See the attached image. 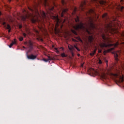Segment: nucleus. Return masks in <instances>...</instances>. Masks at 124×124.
Masks as SVG:
<instances>
[{
	"label": "nucleus",
	"instance_id": "nucleus-1",
	"mask_svg": "<svg viewBox=\"0 0 124 124\" xmlns=\"http://www.w3.org/2000/svg\"><path fill=\"white\" fill-rule=\"evenodd\" d=\"M40 3L44 4V5L48 9L47 11V14L50 16L52 19L56 22V25H59L61 23L60 19H59V16L58 15L54 16L53 11H54L55 7L54 6H51L49 4L48 2V0H39L38 3L35 2L33 5L31 7H28L29 11L28 10H23V15L21 16L22 21H26L27 19H30L31 23L34 24L36 21H37L36 19H38L39 17L40 18L42 17L43 19L46 20L47 16H46L45 12L43 11L39 12L37 9V7ZM35 17H36V18H35Z\"/></svg>",
	"mask_w": 124,
	"mask_h": 124
},
{
	"label": "nucleus",
	"instance_id": "nucleus-2",
	"mask_svg": "<svg viewBox=\"0 0 124 124\" xmlns=\"http://www.w3.org/2000/svg\"><path fill=\"white\" fill-rule=\"evenodd\" d=\"M76 11H77V8H74L72 15V16H74V19L77 24H75L74 21H73L70 23V25L76 31H79V30L85 31V30H87L86 27H85V24L82 21H80V17L76 15Z\"/></svg>",
	"mask_w": 124,
	"mask_h": 124
},
{
	"label": "nucleus",
	"instance_id": "nucleus-3",
	"mask_svg": "<svg viewBox=\"0 0 124 124\" xmlns=\"http://www.w3.org/2000/svg\"><path fill=\"white\" fill-rule=\"evenodd\" d=\"M104 27L105 31H107V32H110V33H111V34L116 33V32H117L116 29L113 28V27H114V24H112V21H108L105 24Z\"/></svg>",
	"mask_w": 124,
	"mask_h": 124
},
{
	"label": "nucleus",
	"instance_id": "nucleus-4",
	"mask_svg": "<svg viewBox=\"0 0 124 124\" xmlns=\"http://www.w3.org/2000/svg\"><path fill=\"white\" fill-rule=\"evenodd\" d=\"M26 44L29 49L28 50V52H27V57L28 60H35L36 58H37V55H34L33 54H31V55H28V53H30L32 49L33 48V45L32 44V43H31V41H29L28 43H26Z\"/></svg>",
	"mask_w": 124,
	"mask_h": 124
},
{
	"label": "nucleus",
	"instance_id": "nucleus-5",
	"mask_svg": "<svg viewBox=\"0 0 124 124\" xmlns=\"http://www.w3.org/2000/svg\"><path fill=\"white\" fill-rule=\"evenodd\" d=\"M111 75L112 76H114V77H115V78H118V82L119 83H123L124 79V76L123 75L122 76H120L118 74H114L112 73Z\"/></svg>",
	"mask_w": 124,
	"mask_h": 124
},
{
	"label": "nucleus",
	"instance_id": "nucleus-6",
	"mask_svg": "<svg viewBox=\"0 0 124 124\" xmlns=\"http://www.w3.org/2000/svg\"><path fill=\"white\" fill-rule=\"evenodd\" d=\"M88 26H89L90 28H91V29H94V28H95L94 23H93V18L92 16L89 17Z\"/></svg>",
	"mask_w": 124,
	"mask_h": 124
},
{
	"label": "nucleus",
	"instance_id": "nucleus-7",
	"mask_svg": "<svg viewBox=\"0 0 124 124\" xmlns=\"http://www.w3.org/2000/svg\"><path fill=\"white\" fill-rule=\"evenodd\" d=\"M113 54L114 55V58H115V61H119V58H118V57H119V55H121V51L118 50L116 52H114Z\"/></svg>",
	"mask_w": 124,
	"mask_h": 124
},
{
	"label": "nucleus",
	"instance_id": "nucleus-8",
	"mask_svg": "<svg viewBox=\"0 0 124 124\" xmlns=\"http://www.w3.org/2000/svg\"><path fill=\"white\" fill-rule=\"evenodd\" d=\"M85 5H86V1H83L81 2V4L79 6V9L81 11H84L85 9Z\"/></svg>",
	"mask_w": 124,
	"mask_h": 124
},
{
	"label": "nucleus",
	"instance_id": "nucleus-9",
	"mask_svg": "<svg viewBox=\"0 0 124 124\" xmlns=\"http://www.w3.org/2000/svg\"><path fill=\"white\" fill-rule=\"evenodd\" d=\"M88 71L89 72H90V73H91V74H93V75H98V72H97V71H95L93 69H92L90 70H89Z\"/></svg>",
	"mask_w": 124,
	"mask_h": 124
},
{
	"label": "nucleus",
	"instance_id": "nucleus-10",
	"mask_svg": "<svg viewBox=\"0 0 124 124\" xmlns=\"http://www.w3.org/2000/svg\"><path fill=\"white\" fill-rule=\"evenodd\" d=\"M102 18L105 20L106 23V22H108V20H109V17H108V15H107V14H104L103 15Z\"/></svg>",
	"mask_w": 124,
	"mask_h": 124
},
{
	"label": "nucleus",
	"instance_id": "nucleus-11",
	"mask_svg": "<svg viewBox=\"0 0 124 124\" xmlns=\"http://www.w3.org/2000/svg\"><path fill=\"white\" fill-rule=\"evenodd\" d=\"M48 59H43V61H44V62H48V61H53L54 60V58L50 56H47Z\"/></svg>",
	"mask_w": 124,
	"mask_h": 124
},
{
	"label": "nucleus",
	"instance_id": "nucleus-12",
	"mask_svg": "<svg viewBox=\"0 0 124 124\" xmlns=\"http://www.w3.org/2000/svg\"><path fill=\"white\" fill-rule=\"evenodd\" d=\"M68 11V9L66 8V9H62V11L61 13V17H63V15L64 13H66Z\"/></svg>",
	"mask_w": 124,
	"mask_h": 124
},
{
	"label": "nucleus",
	"instance_id": "nucleus-13",
	"mask_svg": "<svg viewBox=\"0 0 124 124\" xmlns=\"http://www.w3.org/2000/svg\"><path fill=\"white\" fill-rule=\"evenodd\" d=\"M100 46L101 48H107V47L110 46V45H107L104 43H102L100 44Z\"/></svg>",
	"mask_w": 124,
	"mask_h": 124
},
{
	"label": "nucleus",
	"instance_id": "nucleus-14",
	"mask_svg": "<svg viewBox=\"0 0 124 124\" xmlns=\"http://www.w3.org/2000/svg\"><path fill=\"white\" fill-rule=\"evenodd\" d=\"M93 37L92 36H89V42L90 43H93Z\"/></svg>",
	"mask_w": 124,
	"mask_h": 124
},
{
	"label": "nucleus",
	"instance_id": "nucleus-15",
	"mask_svg": "<svg viewBox=\"0 0 124 124\" xmlns=\"http://www.w3.org/2000/svg\"><path fill=\"white\" fill-rule=\"evenodd\" d=\"M14 44H16V42L15 41H13L12 43L10 44V45L9 46V47L10 48H11L14 45Z\"/></svg>",
	"mask_w": 124,
	"mask_h": 124
},
{
	"label": "nucleus",
	"instance_id": "nucleus-16",
	"mask_svg": "<svg viewBox=\"0 0 124 124\" xmlns=\"http://www.w3.org/2000/svg\"><path fill=\"white\" fill-rule=\"evenodd\" d=\"M96 53V49H94L93 52L90 53V56H94V54Z\"/></svg>",
	"mask_w": 124,
	"mask_h": 124
},
{
	"label": "nucleus",
	"instance_id": "nucleus-17",
	"mask_svg": "<svg viewBox=\"0 0 124 124\" xmlns=\"http://www.w3.org/2000/svg\"><path fill=\"white\" fill-rule=\"evenodd\" d=\"M112 45H113L114 47V48H116V47H118V45H119V42H117L115 44H113L112 45H110V46H112Z\"/></svg>",
	"mask_w": 124,
	"mask_h": 124
},
{
	"label": "nucleus",
	"instance_id": "nucleus-18",
	"mask_svg": "<svg viewBox=\"0 0 124 124\" xmlns=\"http://www.w3.org/2000/svg\"><path fill=\"white\" fill-rule=\"evenodd\" d=\"M71 31L74 34H75V35H77L78 33H77V32L74 30H71Z\"/></svg>",
	"mask_w": 124,
	"mask_h": 124
},
{
	"label": "nucleus",
	"instance_id": "nucleus-19",
	"mask_svg": "<svg viewBox=\"0 0 124 124\" xmlns=\"http://www.w3.org/2000/svg\"><path fill=\"white\" fill-rule=\"evenodd\" d=\"M61 2L62 5H65V4H66V1H65V0H62Z\"/></svg>",
	"mask_w": 124,
	"mask_h": 124
},
{
	"label": "nucleus",
	"instance_id": "nucleus-20",
	"mask_svg": "<svg viewBox=\"0 0 124 124\" xmlns=\"http://www.w3.org/2000/svg\"><path fill=\"white\" fill-rule=\"evenodd\" d=\"M89 14H92L93 13H94V11H93V9L89 10Z\"/></svg>",
	"mask_w": 124,
	"mask_h": 124
},
{
	"label": "nucleus",
	"instance_id": "nucleus-21",
	"mask_svg": "<svg viewBox=\"0 0 124 124\" xmlns=\"http://www.w3.org/2000/svg\"><path fill=\"white\" fill-rule=\"evenodd\" d=\"M75 38H76L77 40H78V41H80L81 42H82V39H81V38L79 36L76 37Z\"/></svg>",
	"mask_w": 124,
	"mask_h": 124
},
{
	"label": "nucleus",
	"instance_id": "nucleus-22",
	"mask_svg": "<svg viewBox=\"0 0 124 124\" xmlns=\"http://www.w3.org/2000/svg\"><path fill=\"white\" fill-rule=\"evenodd\" d=\"M61 56L62 57V58H66V57H67V56L64 53H62Z\"/></svg>",
	"mask_w": 124,
	"mask_h": 124
},
{
	"label": "nucleus",
	"instance_id": "nucleus-23",
	"mask_svg": "<svg viewBox=\"0 0 124 124\" xmlns=\"http://www.w3.org/2000/svg\"><path fill=\"white\" fill-rule=\"evenodd\" d=\"M18 39H19V41H23L24 40V37H23L22 36H20L18 38Z\"/></svg>",
	"mask_w": 124,
	"mask_h": 124
},
{
	"label": "nucleus",
	"instance_id": "nucleus-24",
	"mask_svg": "<svg viewBox=\"0 0 124 124\" xmlns=\"http://www.w3.org/2000/svg\"><path fill=\"white\" fill-rule=\"evenodd\" d=\"M7 29L11 30V27H10V25L9 24L7 25Z\"/></svg>",
	"mask_w": 124,
	"mask_h": 124
},
{
	"label": "nucleus",
	"instance_id": "nucleus-25",
	"mask_svg": "<svg viewBox=\"0 0 124 124\" xmlns=\"http://www.w3.org/2000/svg\"><path fill=\"white\" fill-rule=\"evenodd\" d=\"M74 47H75V48H76V49L77 50V51H78V52H80V51H81V50H80V49H79L78 48V47H77V46H74Z\"/></svg>",
	"mask_w": 124,
	"mask_h": 124
},
{
	"label": "nucleus",
	"instance_id": "nucleus-26",
	"mask_svg": "<svg viewBox=\"0 0 124 124\" xmlns=\"http://www.w3.org/2000/svg\"><path fill=\"white\" fill-rule=\"evenodd\" d=\"M115 48L112 47L111 48H109V49L108 50V52H111V51H113Z\"/></svg>",
	"mask_w": 124,
	"mask_h": 124
},
{
	"label": "nucleus",
	"instance_id": "nucleus-27",
	"mask_svg": "<svg viewBox=\"0 0 124 124\" xmlns=\"http://www.w3.org/2000/svg\"><path fill=\"white\" fill-rule=\"evenodd\" d=\"M99 3H100V4H102V5H103V4H104L105 2H104V1H99Z\"/></svg>",
	"mask_w": 124,
	"mask_h": 124
},
{
	"label": "nucleus",
	"instance_id": "nucleus-28",
	"mask_svg": "<svg viewBox=\"0 0 124 124\" xmlns=\"http://www.w3.org/2000/svg\"><path fill=\"white\" fill-rule=\"evenodd\" d=\"M102 38H103V39L104 40H106V37L105 36V35H102Z\"/></svg>",
	"mask_w": 124,
	"mask_h": 124
},
{
	"label": "nucleus",
	"instance_id": "nucleus-29",
	"mask_svg": "<svg viewBox=\"0 0 124 124\" xmlns=\"http://www.w3.org/2000/svg\"><path fill=\"white\" fill-rule=\"evenodd\" d=\"M34 31H35L36 33H39V31L36 30V29H34Z\"/></svg>",
	"mask_w": 124,
	"mask_h": 124
},
{
	"label": "nucleus",
	"instance_id": "nucleus-30",
	"mask_svg": "<svg viewBox=\"0 0 124 124\" xmlns=\"http://www.w3.org/2000/svg\"><path fill=\"white\" fill-rule=\"evenodd\" d=\"M124 6H121V7H120V10H121V11H123V10H124Z\"/></svg>",
	"mask_w": 124,
	"mask_h": 124
},
{
	"label": "nucleus",
	"instance_id": "nucleus-31",
	"mask_svg": "<svg viewBox=\"0 0 124 124\" xmlns=\"http://www.w3.org/2000/svg\"><path fill=\"white\" fill-rule=\"evenodd\" d=\"M23 35L24 37H26L27 34H26V33H23Z\"/></svg>",
	"mask_w": 124,
	"mask_h": 124
},
{
	"label": "nucleus",
	"instance_id": "nucleus-32",
	"mask_svg": "<svg viewBox=\"0 0 124 124\" xmlns=\"http://www.w3.org/2000/svg\"><path fill=\"white\" fill-rule=\"evenodd\" d=\"M98 63H99V64H101V63H102V61H101V60H99Z\"/></svg>",
	"mask_w": 124,
	"mask_h": 124
},
{
	"label": "nucleus",
	"instance_id": "nucleus-33",
	"mask_svg": "<svg viewBox=\"0 0 124 124\" xmlns=\"http://www.w3.org/2000/svg\"><path fill=\"white\" fill-rule=\"evenodd\" d=\"M72 41H74V42H77V40L74 39H72Z\"/></svg>",
	"mask_w": 124,
	"mask_h": 124
},
{
	"label": "nucleus",
	"instance_id": "nucleus-34",
	"mask_svg": "<svg viewBox=\"0 0 124 124\" xmlns=\"http://www.w3.org/2000/svg\"><path fill=\"white\" fill-rule=\"evenodd\" d=\"M122 69L124 70V62L123 63V65H122Z\"/></svg>",
	"mask_w": 124,
	"mask_h": 124
},
{
	"label": "nucleus",
	"instance_id": "nucleus-35",
	"mask_svg": "<svg viewBox=\"0 0 124 124\" xmlns=\"http://www.w3.org/2000/svg\"><path fill=\"white\" fill-rule=\"evenodd\" d=\"M86 29H85V30H83L84 31H85L87 32H89V31H88V29L87 28H86Z\"/></svg>",
	"mask_w": 124,
	"mask_h": 124
},
{
	"label": "nucleus",
	"instance_id": "nucleus-36",
	"mask_svg": "<svg viewBox=\"0 0 124 124\" xmlns=\"http://www.w3.org/2000/svg\"><path fill=\"white\" fill-rule=\"evenodd\" d=\"M102 52V50L101 49H99L98 53H101Z\"/></svg>",
	"mask_w": 124,
	"mask_h": 124
},
{
	"label": "nucleus",
	"instance_id": "nucleus-37",
	"mask_svg": "<svg viewBox=\"0 0 124 124\" xmlns=\"http://www.w3.org/2000/svg\"><path fill=\"white\" fill-rule=\"evenodd\" d=\"M2 25H3V26H5V25H6V23L4 22L2 23Z\"/></svg>",
	"mask_w": 124,
	"mask_h": 124
},
{
	"label": "nucleus",
	"instance_id": "nucleus-38",
	"mask_svg": "<svg viewBox=\"0 0 124 124\" xmlns=\"http://www.w3.org/2000/svg\"><path fill=\"white\" fill-rule=\"evenodd\" d=\"M11 0H7V1L10 3V2H11Z\"/></svg>",
	"mask_w": 124,
	"mask_h": 124
},
{
	"label": "nucleus",
	"instance_id": "nucleus-39",
	"mask_svg": "<svg viewBox=\"0 0 124 124\" xmlns=\"http://www.w3.org/2000/svg\"><path fill=\"white\" fill-rule=\"evenodd\" d=\"M68 48L70 50V51H71V50H72V48L70 47L69 46H68Z\"/></svg>",
	"mask_w": 124,
	"mask_h": 124
},
{
	"label": "nucleus",
	"instance_id": "nucleus-40",
	"mask_svg": "<svg viewBox=\"0 0 124 124\" xmlns=\"http://www.w3.org/2000/svg\"><path fill=\"white\" fill-rule=\"evenodd\" d=\"M22 25H19V29H22Z\"/></svg>",
	"mask_w": 124,
	"mask_h": 124
},
{
	"label": "nucleus",
	"instance_id": "nucleus-41",
	"mask_svg": "<svg viewBox=\"0 0 124 124\" xmlns=\"http://www.w3.org/2000/svg\"><path fill=\"white\" fill-rule=\"evenodd\" d=\"M8 32H10V31H11V29H8Z\"/></svg>",
	"mask_w": 124,
	"mask_h": 124
},
{
	"label": "nucleus",
	"instance_id": "nucleus-42",
	"mask_svg": "<svg viewBox=\"0 0 124 124\" xmlns=\"http://www.w3.org/2000/svg\"><path fill=\"white\" fill-rule=\"evenodd\" d=\"M83 66H84V64H82L81 65V67H83Z\"/></svg>",
	"mask_w": 124,
	"mask_h": 124
},
{
	"label": "nucleus",
	"instance_id": "nucleus-43",
	"mask_svg": "<svg viewBox=\"0 0 124 124\" xmlns=\"http://www.w3.org/2000/svg\"><path fill=\"white\" fill-rule=\"evenodd\" d=\"M60 49H62V51H63V47H61Z\"/></svg>",
	"mask_w": 124,
	"mask_h": 124
},
{
	"label": "nucleus",
	"instance_id": "nucleus-44",
	"mask_svg": "<svg viewBox=\"0 0 124 124\" xmlns=\"http://www.w3.org/2000/svg\"><path fill=\"white\" fill-rule=\"evenodd\" d=\"M72 56L73 57L74 56V53H73V52L72 53Z\"/></svg>",
	"mask_w": 124,
	"mask_h": 124
},
{
	"label": "nucleus",
	"instance_id": "nucleus-45",
	"mask_svg": "<svg viewBox=\"0 0 124 124\" xmlns=\"http://www.w3.org/2000/svg\"><path fill=\"white\" fill-rule=\"evenodd\" d=\"M53 3L54 5H56V4H55V2L54 1H53Z\"/></svg>",
	"mask_w": 124,
	"mask_h": 124
},
{
	"label": "nucleus",
	"instance_id": "nucleus-46",
	"mask_svg": "<svg viewBox=\"0 0 124 124\" xmlns=\"http://www.w3.org/2000/svg\"><path fill=\"white\" fill-rule=\"evenodd\" d=\"M78 56L80 57V54H78Z\"/></svg>",
	"mask_w": 124,
	"mask_h": 124
},
{
	"label": "nucleus",
	"instance_id": "nucleus-47",
	"mask_svg": "<svg viewBox=\"0 0 124 124\" xmlns=\"http://www.w3.org/2000/svg\"><path fill=\"white\" fill-rule=\"evenodd\" d=\"M23 48H24V49H26V47H25V46H23Z\"/></svg>",
	"mask_w": 124,
	"mask_h": 124
},
{
	"label": "nucleus",
	"instance_id": "nucleus-48",
	"mask_svg": "<svg viewBox=\"0 0 124 124\" xmlns=\"http://www.w3.org/2000/svg\"><path fill=\"white\" fill-rule=\"evenodd\" d=\"M16 1H19V0H16Z\"/></svg>",
	"mask_w": 124,
	"mask_h": 124
},
{
	"label": "nucleus",
	"instance_id": "nucleus-49",
	"mask_svg": "<svg viewBox=\"0 0 124 124\" xmlns=\"http://www.w3.org/2000/svg\"><path fill=\"white\" fill-rule=\"evenodd\" d=\"M0 15H1V13H0Z\"/></svg>",
	"mask_w": 124,
	"mask_h": 124
},
{
	"label": "nucleus",
	"instance_id": "nucleus-50",
	"mask_svg": "<svg viewBox=\"0 0 124 124\" xmlns=\"http://www.w3.org/2000/svg\"><path fill=\"white\" fill-rule=\"evenodd\" d=\"M56 50H58V49L56 48Z\"/></svg>",
	"mask_w": 124,
	"mask_h": 124
}]
</instances>
